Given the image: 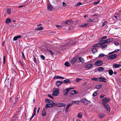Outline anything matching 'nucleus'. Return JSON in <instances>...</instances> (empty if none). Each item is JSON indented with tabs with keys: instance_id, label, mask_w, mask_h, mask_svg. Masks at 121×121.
Here are the masks:
<instances>
[{
	"instance_id": "f257e3e1",
	"label": "nucleus",
	"mask_w": 121,
	"mask_h": 121,
	"mask_svg": "<svg viewBox=\"0 0 121 121\" xmlns=\"http://www.w3.org/2000/svg\"><path fill=\"white\" fill-rule=\"evenodd\" d=\"M102 100V104L106 108L107 111V112H109L110 110V107L109 105L106 103L109 102L110 100V99L108 97H106L103 99Z\"/></svg>"
},
{
	"instance_id": "f03ea898",
	"label": "nucleus",
	"mask_w": 121,
	"mask_h": 121,
	"mask_svg": "<svg viewBox=\"0 0 121 121\" xmlns=\"http://www.w3.org/2000/svg\"><path fill=\"white\" fill-rule=\"evenodd\" d=\"M80 102L83 103L85 105H86L88 103V101L86 99L82 98L80 100Z\"/></svg>"
},
{
	"instance_id": "7ed1b4c3",
	"label": "nucleus",
	"mask_w": 121,
	"mask_h": 121,
	"mask_svg": "<svg viewBox=\"0 0 121 121\" xmlns=\"http://www.w3.org/2000/svg\"><path fill=\"white\" fill-rule=\"evenodd\" d=\"M117 56V54H114L108 56L107 57L108 58L110 59H113L116 58Z\"/></svg>"
},
{
	"instance_id": "20e7f679",
	"label": "nucleus",
	"mask_w": 121,
	"mask_h": 121,
	"mask_svg": "<svg viewBox=\"0 0 121 121\" xmlns=\"http://www.w3.org/2000/svg\"><path fill=\"white\" fill-rule=\"evenodd\" d=\"M103 64V62L102 61L99 60L95 63V65L99 66L102 65Z\"/></svg>"
},
{
	"instance_id": "39448f33",
	"label": "nucleus",
	"mask_w": 121,
	"mask_h": 121,
	"mask_svg": "<svg viewBox=\"0 0 121 121\" xmlns=\"http://www.w3.org/2000/svg\"><path fill=\"white\" fill-rule=\"evenodd\" d=\"M114 40V39L113 38H109V39H106V40H105V41H103V42L104 43H108L109 42H111L113 41V40Z\"/></svg>"
},
{
	"instance_id": "423d86ee",
	"label": "nucleus",
	"mask_w": 121,
	"mask_h": 121,
	"mask_svg": "<svg viewBox=\"0 0 121 121\" xmlns=\"http://www.w3.org/2000/svg\"><path fill=\"white\" fill-rule=\"evenodd\" d=\"M104 44L102 42L99 43H98L96 44L93 45V48H95L96 47H100L101 46V45H102Z\"/></svg>"
},
{
	"instance_id": "0eeeda50",
	"label": "nucleus",
	"mask_w": 121,
	"mask_h": 121,
	"mask_svg": "<svg viewBox=\"0 0 121 121\" xmlns=\"http://www.w3.org/2000/svg\"><path fill=\"white\" fill-rule=\"evenodd\" d=\"M107 36H105L104 37H101V38L99 40V41H100V42H102L104 44L105 43H104V42H103V41H105V40H104L103 39H106L107 38Z\"/></svg>"
},
{
	"instance_id": "6e6552de",
	"label": "nucleus",
	"mask_w": 121,
	"mask_h": 121,
	"mask_svg": "<svg viewBox=\"0 0 121 121\" xmlns=\"http://www.w3.org/2000/svg\"><path fill=\"white\" fill-rule=\"evenodd\" d=\"M52 104L51 103H47L45 106V108L47 109V108H51L52 107Z\"/></svg>"
},
{
	"instance_id": "1a4fd4ad",
	"label": "nucleus",
	"mask_w": 121,
	"mask_h": 121,
	"mask_svg": "<svg viewBox=\"0 0 121 121\" xmlns=\"http://www.w3.org/2000/svg\"><path fill=\"white\" fill-rule=\"evenodd\" d=\"M70 90V89H69L68 88L65 89L64 95H66L68 94L69 91Z\"/></svg>"
},
{
	"instance_id": "9d476101",
	"label": "nucleus",
	"mask_w": 121,
	"mask_h": 121,
	"mask_svg": "<svg viewBox=\"0 0 121 121\" xmlns=\"http://www.w3.org/2000/svg\"><path fill=\"white\" fill-rule=\"evenodd\" d=\"M93 66V65L92 64H89L86 65L85 67L87 69H89L91 68Z\"/></svg>"
},
{
	"instance_id": "9b49d317",
	"label": "nucleus",
	"mask_w": 121,
	"mask_h": 121,
	"mask_svg": "<svg viewBox=\"0 0 121 121\" xmlns=\"http://www.w3.org/2000/svg\"><path fill=\"white\" fill-rule=\"evenodd\" d=\"M63 82L60 81H58L56 82V85L58 87L61 85L63 83Z\"/></svg>"
},
{
	"instance_id": "f8f14e48",
	"label": "nucleus",
	"mask_w": 121,
	"mask_h": 121,
	"mask_svg": "<svg viewBox=\"0 0 121 121\" xmlns=\"http://www.w3.org/2000/svg\"><path fill=\"white\" fill-rule=\"evenodd\" d=\"M11 100H12V101L14 103H16L18 101V99L17 98H11Z\"/></svg>"
},
{
	"instance_id": "ddd939ff",
	"label": "nucleus",
	"mask_w": 121,
	"mask_h": 121,
	"mask_svg": "<svg viewBox=\"0 0 121 121\" xmlns=\"http://www.w3.org/2000/svg\"><path fill=\"white\" fill-rule=\"evenodd\" d=\"M73 40H72L70 41H68V43H67L66 45H73Z\"/></svg>"
},
{
	"instance_id": "4468645a",
	"label": "nucleus",
	"mask_w": 121,
	"mask_h": 121,
	"mask_svg": "<svg viewBox=\"0 0 121 121\" xmlns=\"http://www.w3.org/2000/svg\"><path fill=\"white\" fill-rule=\"evenodd\" d=\"M121 66L120 64H114L113 66V67L115 68H117L120 67Z\"/></svg>"
},
{
	"instance_id": "2eb2a0df",
	"label": "nucleus",
	"mask_w": 121,
	"mask_h": 121,
	"mask_svg": "<svg viewBox=\"0 0 121 121\" xmlns=\"http://www.w3.org/2000/svg\"><path fill=\"white\" fill-rule=\"evenodd\" d=\"M66 105V104L62 103H58L57 107H62Z\"/></svg>"
},
{
	"instance_id": "dca6fc26",
	"label": "nucleus",
	"mask_w": 121,
	"mask_h": 121,
	"mask_svg": "<svg viewBox=\"0 0 121 121\" xmlns=\"http://www.w3.org/2000/svg\"><path fill=\"white\" fill-rule=\"evenodd\" d=\"M98 78L99 79V80L100 82H106V81L105 80H106V79L105 78H103L101 77Z\"/></svg>"
},
{
	"instance_id": "f3484780",
	"label": "nucleus",
	"mask_w": 121,
	"mask_h": 121,
	"mask_svg": "<svg viewBox=\"0 0 121 121\" xmlns=\"http://www.w3.org/2000/svg\"><path fill=\"white\" fill-rule=\"evenodd\" d=\"M77 59L76 58H73L71 61V63L72 64H73L77 61Z\"/></svg>"
},
{
	"instance_id": "a211bd4d",
	"label": "nucleus",
	"mask_w": 121,
	"mask_h": 121,
	"mask_svg": "<svg viewBox=\"0 0 121 121\" xmlns=\"http://www.w3.org/2000/svg\"><path fill=\"white\" fill-rule=\"evenodd\" d=\"M59 94V91L58 90H55L53 92V95L54 96H57Z\"/></svg>"
},
{
	"instance_id": "6ab92c4d",
	"label": "nucleus",
	"mask_w": 121,
	"mask_h": 121,
	"mask_svg": "<svg viewBox=\"0 0 121 121\" xmlns=\"http://www.w3.org/2000/svg\"><path fill=\"white\" fill-rule=\"evenodd\" d=\"M53 7L51 5L48 4L47 5L48 9L49 10H52L53 9Z\"/></svg>"
},
{
	"instance_id": "aec40b11",
	"label": "nucleus",
	"mask_w": 121,
	"mask_h": 121,
	"mask_svg": "<svg viewBox=\"0 0 121 121\" xmlns=\"http://www.w3.org/2000/svg\"><path fill=\"white\" fill-rule=\"evenodd\" d=\"M71 94L73 95H75L76 94L78 93V92H77L75 90H71Z\"/></svg>"
},
{
	"instance_id": "412c9836",
	"label": "nucleus",
	"mask_w": 121,
	"mask_h": 121,
	"mask_svg": "<svg viewBox=\"0 0 121 121\" xmlns=\"http://www.w3.org/2000/svg\"><path fill=\"white\" fill-rule=\"evenodd\" d=\"M21 37V36L20 35L17 36L15 37L13 39L14 41H16L18 38H20Z\"/></svg>"
},
{
	"instance_id": "4be33fe9",
	"label": "nucleus",
	"mask_w": 121,
	"mask_h": 121,
	"mask_svg": "<svg viewBox=\"0 0 121 121\" xmlns=\"http://www.w3.org/2000/svg\"><path fill=\"white\" fill-rule=\"evenodd\" d=\"M64 82L65 84H69L70 83L69 80L68 79L64 80Z\"/></svg>"
},
{
	"instance_id": "5701e85b",
	"label": "nucleus",
	"mask_w": 121,
	"mask_h": 121,
	"mask_svg": "<svg viewBox=\"0 0 121 121\" xmlns=\"http://www.w3.org/2000/svg\"><path fill=\"white\" fill-rule=\"evenodd\" d=\"M42 115L43 116H45L46 115V112L45 108H43L42 112Z\"/></svg>"
},
{
	"instance_id": "b1692460",
	"label": "nucleus",
	"mask_w": 121,
	"mask_h": 121,
	"mask_svg": "<svg viewBox=\"0 0 121 121\" xmlns=\"http://www.w3.org/2000/svg\"><path fill=\"white\" fill-rule=\"evenodd\" d=\"M102 86V84L101 85H96L95 88L97 89H99L100 88H101Z\"/></svg>"
},
{
	"instance_id": "393cba45",
	"label": "nucleus",
	"mask_w": 121,
	"mask_h": 121,
	"mask_svg": "<svg viewBox=\"0 0 121 121\" xmlns=\"http://www.w3.org/2000/svg\"><path fill=\"white\" fill-rule=\"evenodd\" d=\"M104 70V68L102 67H100L98 69V71L99 72H102Z\"/></svg>"
},
{
	"instance_id": "a878e982",
	"label": "nucleus",
	"mask_w": 121,
	"mask_h": 121,
	"mask_svg": "<svg viewBox=\"0 0 121 121\" xmlns=\"http://www.w3.org/2000/svg\"><path fill=\"white\" fill-rule=\"evenodd\" d=\"M11 22V20L9 18L6 19V23L7 24L10 23Z\"/></svg>"
},
{
	"instance_id": "bb28decb",
	"label": "nucleus",
	"mask_w": 121,
	"mask_h": 121,
	"mask_svg": "<svg viewBox=\"0 0 121 121\" xmlns=\"http://www.w3.org/2000/svg\"><path fill=\"white\" fill-rule=\"evenodd\" d=\"M79 60L80 62L83 63L84 62V59L81 57H78Z\"/></svg>"
},
{
	"instance_id": "cd10ccee",
	"label": "nucleus",
	"mask_w": 121,
	"mask_h": 121,
	"mask_svg": "<svg viewBox=\"0 0 121 121\" xmlns=\"http://www.w3.org/2000/svg\"><path fill=\"white\" fill-rule=\"evenodd\" d=\"M17 115L16 114L13 116L12 117L13 120H15L17 119Z\"/></svg>"
},
{
	"instance_id": "c85d7f7f",
	"label": "nucleus",
	"mask_w": 121,
	"mask_h": 121,
	"mask_svg": "<svg viewBox=\"0 0 121 121\" xmlns=\"http://www.w3.org/2000/svg\"><path fill=\"white\" fill-rule=\"evenodd\" d=\"M92 50L93 52L94 53H95L97 51V49L95 48H93L92 49Z\"/></svg>"
},
{
	"instance_id": "c756f323",
	"label": "nucleus",
	"mask_w": 121,
	"mask_h": 121,
	"mask_svg": "<svg viewBox=\"0 0 121 121\" xmlns=\"http://www.w3.org/2000/svg\"><path fill=\"white\" fill-rule=\"evenodd\" d=\"M52 104V107H54L55 106H57V107L58 103H54L52 101H51V103H50Z\"/></svg>"
},
{
	"instance_id": "7c9ffc66",
	"label": "nucleus",
	"mask_w": 121,
	"mask_h": 121,
	"mask_svg": "<svg viewBox=\"0 0 121 121\" xmlns=\"http://www.w3.org/2000/svg\"><path fill=\"white\" fill-rule=\"evenodd\" d=\"M64 65L65 66L67 67L69 66H70V63L68 61L65 62V63Z\"/></svg>"
},
{
	"instance_id": "2f4dec72",
	"label": "nucleus",
	"mask_w": 121,
	"mask_h": 121,
	"mask_svg": "<svg viewBox=\"0 0 121 121\" xmlns=\"http://www.w3.org/2000/svg\"><path fill=\"white\" fill-rule=\"evenodd\" d=\"M72 102L73 103V104H79V101L78 100H77L75 101H73Z\"/></svg>"
},
{
	"instance_id": "473e14b6",
	"label": "nucleus",
	"mask_w": 121,
	"mask_h": 121,
	"mask_svg": "<svg viewBox=\"0 0 121 121\" xmlns=\"http://www.w3.org/2000/svg\"><path fill=\"white\" fill-rule=\"evenodd\" d=\"M45 101L46 102H48L50 103H51V101H52L50 99H45Z\"/></svg>"
},
{
	"instance_id": "72a5a7b5",
	"label": "nucleus",
	"mask_w": 121,
	"mask_h": 121,
	"mask_svg": "<svg viewBox=\"0 0 121 121\" xmlns=\"http://www.w3.org/2000/svg\"><path fill=\"white\" fill-rule=\"evenodd\" d=\"M48 51L50 52L52 56H53V55L54 54V52L50 50H48Z\"/></svg>"
},
{
	"instance_id": "f704fd0d",
	"label": "nucleus",
	"mask_w": 121,
	"mask_h": 121,
	"mask_svg": "<svg viewBox=\"0 0 121 121\" xmlns=\"http://www.w3.org/2000/svg\"><path fill=\"white\" fill-rule=\"evenodd\" d=\"M87 26V24H82L79 26V27H83L86 26Z\"/></svg>"
},
{
	"instance_id": "c9c22d12",
	"label": "nucleus",
	"mask_w": 121,
	"mask_h": 121,
	"mask_svg": "<svg viewBox=\"0 0 121 121\" xmlns=\"http://www.w3.org/2000/svg\"><path fill=\"white\" fill-rule=\"evenodd\" d=\"M18 63L20 65H21L22 67H23L24 66V64L21 61H18Z\"/></svg>"
},
{
	"instance_id": "e433bc0d",
	"label": "nucleus",
	"mask_w": 121,
	"mask_h": 121,
	"mask_svg": "<svg viewBox=\"0 0 121 121\" xmlns=\"http://www.w3.org/2000/svg\"><path fill=\"white\" fill-rule=\"evenodd\" d=\"M108 73L110 75H112L113 73V71L112 70L110 69L108 71Z\"/></svg>"
},
{
	"instance_id": "4c0bfd02",
	"label": "nucleus",
	"mask_w": 121,
	"mask_h": 121,
	"mask_svg": "<svg viewBox=\"0 0 121 121\" xmlns=\"http://www.w3.org/2000/svg\"><path fill=\"white\" fill-rule=\"evenodd\" d=\"M94 20V19H88L87 21V22H92Z\"/></svg>"
},
{
	"instance_id": "58836bf2",
	"label": "nucleus",
	"mask_w": 121,
	"mask_h": 121,
	"mask_svg": "<svg viewBox=\"0 0 121 121\" xmlns=\"http://www.w3.org/2000/svg\"><path fill=\"white\" fill-rule=\"evenodd\" d=\"M82 80V79L79 78H77L76 79V82H78L80 81H81Z\"/></svg>"
},
{
	"instance_id": "ea45409f",
	"label": "nucleus",
	"mask_w": 121,
	"mask_h": 121,
	"mask_svg": "<svg viewBox=\"0 0 121 121\" xmlns=\"http://www.w3.org/2000/svg\"><path fill=\"white\" fill-rule=\"evenodd\" d=\"M99 115V117L101 118H102L105 116V115L104 114L101 113H100Z\"/></svg>"
},
{
	"instance_id": "a19ab883",
	"label": "nucleus",
	"mask_w": 121,
	"mask_h": 121,
	"mask_svg": "<svg viewBox=\"0 0 121 121\" xmlns=\"http://www.w3.org/2000/svg\"><path fill=\"white\" fill-rule=\"evenodd\" d=\"M43 29V28L41 26H40L39 27H38L37 29V30H41Z\"/></svg>"
},
{
	"instance_id": "79ce46f5",
	"label": "nucleus",
	"mask_w": 121,
	"mask_h": 121,
	"mask_svg": "<svg viewBox=\"0 0 121 121\" xmlns=\"http://www.w3.org/2000/svg\"><path fill=\"white\" fill-rule=\"evenodd\" d=\"M11 10L9 9V8H8L6 11L7 12V13L9 14L11 13Z\"/></svg>"
},
{
	"instance_id": "37998d69",
	"label": "nucleus",
	"mask_w": 121,
	"mask_h": 121,
	"mask_svg": "<svg viewBox=\"0 0 121 121\" xmlns=\"http://www.w3.org/2000/svg\"><path fill=\"white\" fill-rule=\"evenodd\" d=\"M100 47H101L102 48V49L104 50L105 48L107 47V45H101Z\"/></svg>"
},
{
	"instance_id": "c03bdc74",
	"label": "nucleus",
	"mask_w": 121,
	"mask_h": 121,
	"mask_svg": "<svg viewBox=\"0 0 121 121\" xmlns=\"http://www.w3.org/2000/svg\"><path fill=\"white\" fill-rule=\"evenodd\" d=\"M91 79L92 80L96 81H98V79L97 78H92Z\"/></svg>"
},
{
	"instance_id": "a18cd8bd",
	"label": "nucleus",
	"mask_w": 121,
	"mask_h": 121,
	"mask_svg": "<svg viewBox=\"0 0 121 121\" xmlns=\"http://www.w3.org/2000/svg\"><path fill=\"white\" fill-rule=\"evenodd\" d=\"M119 50V49H116L114 51H113L111 52H110L109 53L110 54H112V53L114 52H118Z\"/></svg>"
},
{
	"instance_id": "49530a36",
	"label": "nucleus",
	"mask_w": 121,
	"mask_h": 121,
	"mask_svg": "<svg viewBox=\"0 0 121 121\" xmlns=\"http://www.w3.org/2000/svg\"><path fill=\"white\" fill-rule=\"evenodd\" d=\"M105 55L102 53H101L99 55V56L100 57H103L105 56Z\"/></svg>"
},
{
	"instance_id": "de8ad7c7",
	"label": "nucleus",
	"mask_w": 121,
	"mask_h": 121,
	"mask_svg": "<svg viewBox=\"0 0 121 121\" xmlns=\"http://www.w3.org/2000/svg\"><path fill=\"white\" fill-rule=\"evenodd\" d=\"M82 113H81L80 112L78 114V117L79 118H81L82 117Z\"/></svg>"
},
{
	"instance_id": "09e8293b",
	"label": "nucleus",
	"mask_w": 121,
	"mask_h": 121,
	"mask_svg": "<svg viewBox=\"0 0 121 121\" xmlns=\"http://www.w3.org/2000/svg\"><path fill=\"white\" fill-rule=\"evenodd\" d=\"M3 59V63L4 64L5 63L6 56H4Z\"/></svg>"
},
{
	"instance_id": "8fccbe9b",
	"label": "nucleus",
	"mask_w": 121,
	"mask_h": 121,
	"mask_svg": "<svg viewBox=\"0 0 121 121\" xmlns=\"http://www.w3.org/2000/svg\"><path fill=\"white\" fill-rule=\"evenodd\" d=\"M40 57L41 59L43 60H44L45 59V56L43 55H41L40 56Z\"/></svg>"
},
{
	"instance_id": "3c124183",
	"label": "nucleus",
	"mask_w": 121,
	"mask_h": 121,
	"mask_svg": "<svg viewBox=\"0 0 121 121\" xmlns=\"http://www.w3.org/2000/svg\"><path fill=\"white\" fill-rule=\"evenodd\" d=\"M60 76H55L53 78V79H56L57 78H60Z\"/></svg>"
},
{
	"instance_id": "603ef678",
	"label": "nucleus",
	"mask_w": 121,
	"mask_h": 121,
	"mask_svg": "<svg viewBox=\"0 0 121 121\" xmlns=\"http://www.w3.org/2000/svg\"><path fill=\"white\" fill-rule=\"evenodd\" d=\"M70 23V22L69 21H66L65 22V23L66 24H69Z\"/></svg>"
},
{
	"instance_id": "864d4df0",
	"label": "nucleus",
	"mask_w": 121,
	"mask_h": 121,
	"mask_svg": "<svg viewBox=\"0 0 121 121\" xmlns=\"http://www.w3.org/2000/svg\"><path fill=\"white\" fill-rule=\"evenodd\" d=\"M107 23V22L106 21H105L103 23V25L102 26H104L105 25H106V24Z\"/></svg>"
},
{
	"instance_id": "5fc2aeb1",
	"label": "nucleus",
	"mask_w": 121,
	"mask_h": 121,
	"mask_svg": "<svg viewBox=\"0 0 121 121\" xmlns=\"http://www.w3.org/2000/svg\"><path fill=\"white\" fill-rule=\"evenodd\" d=\"M78 41H77L76 42H75L73 41V45H75L76 44L78 43Z\"/></svg>"
},
{
	"instance_id": "6e6d98bb",
	"label": "nucleus",
	"mask_w": 121,
	"mask_h": 121,
	"mask_svg": "<svg viewBox=\"0 0 121 121\" xmlns=\"http://www.w3.org/2000/svg\"><path fill=\"white\" fill-rule=\"evenodd\" d=\"M22 57L24 59H25V55H24V53L23 52H22Z\"/></svg>"
},
{
	"instance_id": "4d7b16f0",
	"label": "nucleus",
	"mask_w": 121,
	"mask_h": 121,
	"mask_svg": "<svg viewBox=\"0 0 121 121\" xmlns=\"http://www.w3.org/2000/svg\"><path fill=\"white\" fill-rule=\"evenodd\" d=\"M97 93L96 92H95L93 94V96H96Z\"/></svg>"
},
{
	"instance_id": "13d9d810",
	"label": "nucleus",
	"mask_w": 121,
	"mask_h": 121,
	"mask_svg": "<svg viewBox=\"0 0 121 121\" xmlns=\"http://www.w3.org/2000/svg\"><path fill=\"white\" fill-rule=\"evenodd\" d=\"M56 26V27L57 28H61L62 27V26L59 25H57Z\"/></svg>"
},
{
	"instance_id": "bf43d9fd",
	"label": "nucleus",
	"mask_w": 121,
	"mask_h": 121,
	"mask_svg": "<svg viewBox=\"0 0 121 121\" xmlns=\"http://www.w3.org/2000/svg\"><path fill=\"white\" fill-rule=\"evenodd\" d=\"M35 115V114H33L32 115L30 119V121L31 120V119Z\"/></svg>"
},
{
	"instance_id": "052dcab7",
	"label": "nucleus",
	"mask_w": 121,
	"mask_h": 121,
	"mask_svg": "<svg viewBox=\"0 0 121 121\" xmlns=\"http://www.w3.org/2000/svg\"><path fill=\"white\" fill-rule=\"evenodd\" d=\"M62 5L64 7L66 6V4L64 2L62 3Z\"/></svg>"
},
{
	"instance_id": "680f3d73",
	"label": "nucleus",
	"mask_w": 121,
	"mask_h": 121,
	"mask_svg": "<svg viewBox=\"0 0 121 121\" xmlns=\"http://www.w3.org/2000/svg\"><path fill=\"white\" fill-rule=\"evenodd\" d=\"M100 1H98L97 2H95L94 3V4L95 5H96L97 4H98L99 2Z\"/></svg>"
},
{
	"instance_id": "e2e57ef3",
	"label": "nucleus",
	"mask_w": 121,
	"mask_h": 121,
	"mask_svg": "<svg viewBox=\"0 0 121 121\" xmlns=\"http://www.w3.org/2000/svg\"><path fill=\"white\" fill-rule=\"evenodd\" d=\"M48 96H49V97L53 99V96H52L50 94H48Z\"/></svg>"
},
{
	"instance_id": "0e129e2a",
	"label": "nucleus",
	"mask_w": 121,
	"mask_h": 121,
	"mask_svg": "<svg viewBox=\"0 0 121 121\" xmlns=\"http://www.w3.org/2000/svg\"><path fill=\"white\" fill-rule=\"evenodd\" d=\"M81 4H82L81 3L79 2V3H78L76 4V6H79L80 5H81Z\"/></svg>"
},
{
	"instance_id": "69168bd1",
	"label": "nucleus",
	"mask_w": 121,
	"mask_h": 121,
	"mask_svg": "<svg viewBox=\"0 0 121 121\" xmlns=\"http://www.w3.org/2000/svg\"><path fill=\"white\" fill-rule=\"evenodd\" d=\"M114 44L116 45L117 46H118L119 45V43L117 42L114 43Z\"/></svg>"
},
{
	"instance_id": "338daca9",
	"label": "nucleus",
	"mask_w": 121,
	"mask_h": 121,
	"mask_svg": "<svg viewBox=\"0 0 121 121\" xmlns=\"http://www.w3.org/2000/svg\"><path fill=\"white\" fill-rule=\"evenodd\" d=\"M65 111L66 112H68L69 111V108H66L65 109Z\"/></svg>"
},
{
	"instance_id": "774afa93",
	"label": "nucleus",
	"mask_w": 121,
	"mask_h": 121,
	"mask_svg": "<svg viewBox=\"0 0 121 121\" xmlns=\"http://www.w3.org/2000/svg\"><path fill=\"white\" fill-rule=\"evenodd\" d=\"M33 60H34V62L35 63H37L36 60V59L34 57V59Z\"/></svg>"
}]
</instances>
